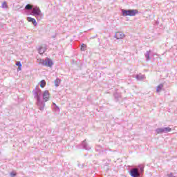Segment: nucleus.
Returning a JSON list of instances; mask_svg holds the SVG:
<instances>
[{"label": "nucleus", "mask_w": 177, "mask_h": 177, "mask_svg": "<svg viewBox=\"0 0 177 177\" xmlns=\"http://www.w3.org/2000/svg\"><path fill=\"white\" fill-rule=\"evenodd\" d=\"M138 12V10H122V16H136Z\"/></svg>", "instance_id": "obj_1"}, {"label": "nucleus", "mask_w": 177, "mask_h": 177, "mask_svg": "<svg viewBox=\"0 0 177 177\" xmlns=\"http://www.w3.org/2000/svg\"><path fill=\"white\" fill-rule=\"evenodd\" d=\"M130 175L132 177H139L140 174H139V170L136 168L132 169L130 171Z\"/></svg>", "instance_id": "obj_2"}, {"label": "nucleus", "mask_w": 177, "mask_h": 177, "mask_svg": "<svg viewBox=\"0 0 177 177\" xmlns=\"http://www.w3.org/2000/svg\"><path fill=\"white\" fill-rule=\"evenodd\" d=\"M43 99L44 102H48L49 99H50V93H49V91L46 90L43 93Z\"/></svg>", "instance_id": "obj_3"}, {"label": "nucleus", "mask_w": 177, "mask_h": 177, "mask_svg": "<svg viewBox=\"0 0 177 177\" xmlns=\"http://www.w3.org/2000/svg\"><path fill=\"white\" fill-rule=\"evenodd\" d=\"M32 14H33V16H39V15H41V10L39 9V7L33 8Z\"/></svg>", "instance_id": "obj_4"}, {"label": "nucleus", "mask_w": 177, "mask_h": 177, "mask_svg": "<svg viewBox=\"0 0 177 177\" xmlns=\"http://www.w3.org/2000/svg\"><path fill=\"white\" fill-rule=\"evenodd\" d=\"M115 37L116 39H122V38L125 37V35H124V33L122 32H118L115 33Z\"/></svg>", "instance_id": "obj_5"}, {"label": "nucleus", "mask_w": 177, "mask_h": 177, "mask_svg": "<svg viewBox=\"0 0 177 177\" xmlns=\"http://www.w3.org/2000/svg\"><path fill=\"white\" fill-rule=\"evenodd\" d=\"M46 52V46L42 45L39 48V55H44Z\"/></svg>", "instance_id": "obj_6"}, {"label": "nucleus", "mask_w": 177, "mask_h": 177, "mask_svg": "<svg viewBox=\"0 0 177 177\" xmlns=\"http://www.w3.org/2000/svg\"><path fill=\"white\" fill-rule=\"evenodd\" d=\"M44 66L46 67H52V66H53V62H52V59L47 58Z\"/></svg>", "instance_id": "obj_7"}, {"label": "nucleus", "mask_w": 177, "mask_h": 177, "mask_svg": "<svg viewBox=\"0 0 177 177\" xmlns=\"http://www.w3.org/2000/svg\"><path fill=\"white\" fill-rule=\"evenodd\" d=\"M27 20H28V21L32 23V24H34L35 26H37V21L34 18L28 17L27 18Z\"/></svg>", "instance_id": "obj_8"}, {"label": "nucleus", "mask_w": 177, "mask_h": 177, "mask_svg": "<svg viewBox=\"0 0 177 177\" xmlns=\"http://www.w3.org/2000/svg\"><path fill=\"white\" fill-rule=\"evenodd\" d=\"M162 88H164V85L162 84H159L158 86H157V88H156V92H161V91H162Z\"/></svg>", "instance_id": "obj_9"}, {"label": "nucleus", "mask_w": 177, "mask_h": 177, "mask_svg": "<svg viewBox=\"0 0 177 177\" xmlns=\"http://www.w3.org/2000/svg\"><path fill=\"white\" fill-rule=\"evenodd\" d=\"M60 82H62V80H60V79H57L54 81L55 86H59V85H60Z\"/></svg>", "instance_id": "obj_10"}, {"label": "nucleus", "mask_w": 177, "mask_h": 177, "mask_svg": "<svg viewBox=\"0 0 177 177\" xmlns=\"http://www.w3.org/2000/svg\"><path fill=\"white\" fill-rule=\"evenodd\" d=\"M80 50H81L82 52H85V50H86V45L82 44L81 45Z\"/></svg>", "instance_id": "obj_11"}, {"label": "nucleus", "mask_w": 177, "mask_h": 177, "mask_svg": "<svg viewBox=\"0 0 177 177\" xmlns=\"http://www.w3.org/2000/svg\"><path fill=\"white\" fill-rule=\"evenodd\" d=\"M40 86L41 88H45V86H46V82H45V80H41L40 82Z\"/></svg>", "instance_id": "obj_12"}, {"label": "nucleus", "mask_w": 177, "mask_h": 177, "mask_svg": "<svg viewBox=\"0 0 177 177\" xmlns=\"http://www.w3.org/2000/svg\"><path fill=\"white\" fill-rule=\"evenodd\" d=\"M165 133H167V132H171L172 131V129L170 127H165L163 128Z\"/></svg>", "instance_id": "obj_13"}, {"label": "nucleus", "mask_w": 177, "mask_h": 177, "mask_svg": "<svg viewBox=\"0 0 177 177\" xmlns=\"http://www.w3.org/2000/svg\"><path fill=\"white\" fill-rule=\"evenodd\" d=\"M25 9H26V10H31V9H32V6L28 4L26 6Z\"/></svg>", "instance_id": "obj_14"}, {"label": "nucleus", "mask_w": 177, "mask_h": 177, "mask_svg": "<svg viewBox=\"0 0 177 177\" xmlns=\"http://www.w3.org/2000/svg\"><path fill=\"white\" fill-rule=\"evenodd\" d=\"M157 133H165L164 128L162 129H158L156 130Z\"/></svg>", "instance_id": "obj_15"}, {"label": "nucleus", "mask_w": 177, "mask_h": 177, "mask_svg": "<svg viewBox=\"0 0 177 177\" xmlns=\"http://www.w3.org/2000/svg\"><path fill=\"white\" fill-rule=\"evenodd\" d=\"M39 64H42V66H45L46 64V59H39Z\"/></svg>", "instance_id": "obj_16"}, {"label": "nucleus", "mask_w": 177, "mask_h": 177, "mask_svg": "<svg viewBox=\"0 0 177 177\" xmlns=\"http://www.w3.org/2000/svg\"><path fill=\"white\" fill-rule=\"evenodd\" d=\"M1 6H2V8H8V4L6 3V1H4V2H3Z\"/></svg>", "instance_id": "obj_17"}, {"label": "nucleus", "mask_w": 177, "mask_h": 177, "mask_svg": "<svg viewBox=\"0 0 177 177\" xmlns=\"http://www.w3.org/2000/svg\"><path fill=\"white\" fill-rule=\"evenodd\" d=\"M35 97H37V99H39V95H38V93L35 92Z\"/></svg>", "instance_id": "obj_18"}, {"label": "nucleus", "mask_w": 177, "mask_h": 177, "mask_svg": "<svg viewBox=\"0 0 177 177\" xmlns=\"http://www.w3.org/2000/svg\"><path fill=\"white\" fill-rule=\"evenodd\" d=\"M16 66H19V67H21V64L20 63V62H17Z\"/></svg>", "instance_id": "obj_19"}, {"label": "nucleus", "mask_w": 177, "mask_h": 177, "mask_svg": "<svg viewBox=\"0 0 177 177\" xmlns=\"http://www.w3.org/2000/svg\"><path fill=\"white\" fill-rule=\"evenodd\" d=\"M10 175L11 176H16V173H11Z\"/></svg>", "instance_id": "obj_20"}, {"label": "nucleus", "mask_w": 177, "mask_h": 177, "mask_svg": "<svg viewBox=\"0 0 177 177\" xmlns=\"http://www.w3.org/2000/svg\"><path fill=\"white\" fill-rule=\"evenodd\" d=\"M18 70H19V71H21V66H19Z\"/></svg>", "instance_id": "obj_21"}, {"label": "nucleus", "mask_w": 177, "mask_h": 177, "mask_svg": "<svg viewBox=\"0 0 177 177\" xmlns=\"http://www.w3.org/2000/svg\"><path fill=\"white\" fill-rule=\"evenodd\" d=\"M38 92H41V89L39 88V89H38Z\"/></svg>", "instance_id": "obj_22"}, {"label": "nucleus", "mask_w": 177, "mask_h": 177, "mask_svg": "<svg viewBox=\"0 0 177 177\" xmlns=\"http://www.w3.org/2000/svg\"><path fill=\"white\" fill-rule=\"evenodd\" d=\"M149 55H148V56H147V59H149Z\"/></svg>", "instance_id": "obj_23"}]
</instances>
